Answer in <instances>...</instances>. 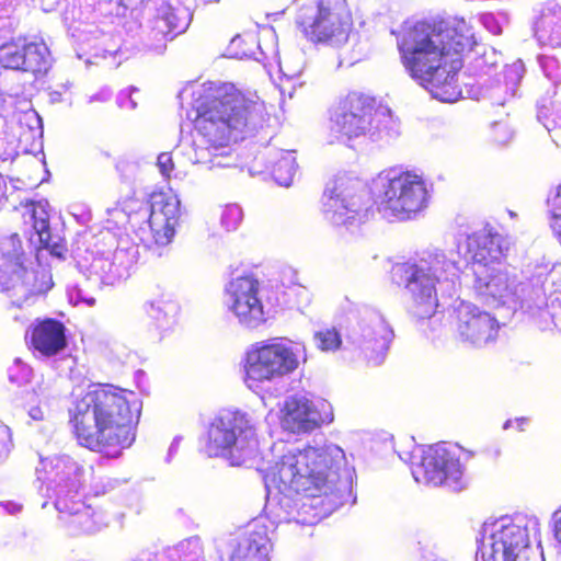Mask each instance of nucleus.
Segmentation results:
<instances>
[{"label": "nucleus", "mask_w": 561, "mask_h": 561, "mask_svg": "<svg viewBox=\"0 0 561 561\" xmlns=\"http://www.w3.org/2000/svg\"><path fill=\"white\" fill-rule=\"evenodd\" d=\"M550 213H557L558 216L561 215V183L557 188V194L552 199Z\"/></svg>", "instance_id": "nucleus-33"}, {"label": "nucleus", "mask_w": 561, "mask_h": 561, "mask_svg": "<svg viewBox=\"0 0 561 561\" xmlns=\"http://www.w3.org/2000/svg\"><path fill=\"white\" fill-rule=\"evenodd\" d=\"M260 283L253 276H239L225 289L228 307L245 327L254 328L264 321V308L259 297Z\"/></svg>", "instance_id": "nucleus-17"}, {"label": "nucleus", "mask_w": 561, "mask_h": 561, "mask_svg": "<svg viewBox=\"0 0 561 561\" xmlns=\"http://www.w3.org/2000/svg\"><path fill=\"white\" fill-rule=\"evenodd\" d=\"M298 367L291 346L275 337L252 345L244 357V382L249 388L283 377Z\"/></svg>", "instance_id": "nucleus-10"}, {"label": "nucleus", "mask_w": 561, "mask_h": 561, "mask_svg": "<svg viewBox=\"0 0 561 561\" xmlns=\"http://www.w3.org/2000/svg\"><path fill=\"white\" fill-rule=\"evenodd\" d=\"M473 34L465 20L419 21L397 42L400 61L409 76L434 98L455 102L461 94L457 75L461 54L473 46Z\"/></svg>", "instance_id": "nucleus-1"}, {"label": "nucleus", "mask_w": 561, "mask_h": 561, "mask_svg": "<svg viewBox=\"0 0 561 561\" xmlns=\"http://www.w3.org/2000/svg\"><path fill=\"white\" fill-rule=\"evenodd\" d=\"M393 337L392 330L385 323H377L363 335L360 352L365 359L374 365L380 364Z\"/></svg>", "instance_id": "nucleus-22"}, {"label": "nucleus", "mask_w": 561, "mask_h": 561, "mask_svg": "<svg viewBox=\"0 0 561 561\" xmlns=\"http://www.w3.org/2000/svg\"><path fill=\"white\" fill-rule=\"evenodd\" d=\"M150 211L142 199L127 197L123 209L128 216L129 226L135 229L139 224L147 222L152 239L158 245L169 244L179 225L181 211L180 201L171 192H152L149 197Z\"/></svg>", "instance_id": "nucleus-8"}, {"label": "nucleus", "mask_w": 561, "mask_h": 561, "mask_svg": "<svg viewBox=\"0 0 561 561\" xmlns=\"http://www.w3.org/2000/svg\"><path fill=\"white\" fill-rule=\"evenodd\" d=\"M391 115V108L381 98L365 90H350L339 98L333 123L342 135L357 138L379 131Z\"/></svg>", "instance_id": "nucleus-7"}, {"label": "nucleus", "mask_w": 561, "mask_h": 561, "mask_svg": "<svg viewBox=\"0 0 561 561\" xmlns=\"http://www.w3.org/2000/svg\"><path fill=\"white\" fill-rule=\"evenodd\" d=\"M553 535L561 546V506L553 513Z\"/></svg>", "instance_id": "nucleus-32"}, {"label": "nucleus", "mask_w": 561, "mask_h": 561, "mask_svg": "<svg viewBox=\"0 0 561 561\" xmlns=\"http://www.w3.org/2000/svg\"><path fill=\"white\" fill-rule=\"evenodd\" d=\"M35 229L38 236L39 248L49 250L51 254L60 255V253L56 251L57 245L51 244V234L48 221L42 220L38 225L35 224Z\"/></svg>", "instance_id": "nucleus-28"}, {"label": "nucleus", "mask_w": 561, "mask_h": 561, "mask_svg": "<svg viewBox=\"0 0 561 561\" xmlns=\"http://www.w3.org/2000/svg\"><path fill=\"white\" fill-rule=\"evenodd\" d=\"M541 118L548 130L561 128V108H545L541 111Z\"/></svg>", "instance_id": "nucleus-29"}, {"label": "nucleus", "mask_w": 561, "mask_h": 561, "mask_svg": "<svg viewBox=\"0 0 561 561\" xmlns=\"http://www.w3.org/2000/svg\"><path fill=\"white\" fill-rule=\"evenodd\" d=\"M242 220V210L237 205H227L221 210L220 221L227 230L236 229Z\"/></svg>", "instance_id": "nucleus-27"}, {"label": "nucleus", "mask_w": 561, "mask_h": 561, "mask_svg": "<svg viewBox=\"0 0 561 561\" xmlns=\"http://www.w3.org/2000/svg\"><path fill=\"white\" fill-rule=\"evenodd\" d=\"M151 316L159 318V313L163 316H175L179 312V304L172 299L170 294H161L158 298L150 302Z\"/></svg>", "instance_id": "nucleus-25"}, {"label": "nucleus", "mask_w": 561, "mask_h": 561, "mask_svg": "<svg viewBox=\"0 0 561 561\" xmlns=\"http://www.w3.org/2000/svg\"><path fill=\"white\" fill-rule=\"evenodd\" d=\"M528 545L526 527L514 523L503 525L492 534L489 550L478 561H537L527 556Z\"/></svg>", "instance_id": "nucleus-19"}, {"label": "nucleus", "mask_w": 561, "mask_h": 561, "mask_svg": "<svg viewBox=\"0 0 561 561\" xmlns=\"http://www.w3.org/2000/svg\"><path fill=\"white\" fill-rule=\"evenodd\" d=\"M266 477L282 493L313 499L332 492L336 471L330 454L308 447L283 455Z\"/></svg>", "instance_id": "nucleus-4"}, {"label": "nucleus", "mask_w": 561, "mask_h": 561, "mask_svg": "<svg viewBox=\"0 0 561 561\" xmlns=\"http://www.w3.org/2000/svg\"><path fill=\"white\" fill-rule=\"evenodd\" d=\"M69 468L73 469L75 472H82V469L75 462V461H68Z\"/></svg>", "instance_id": "nucleus-36"}, {"label": "nucleus", "mask_w": 561, "mask_h": 561, "mask_svg": "<svg viewBox=\"0 0 561 561\" xmlns=\"http://www.w3.org/2000/svg\"><path fill=\"white\" fill-rule=\"evenodd\" d=\"M53 66L51 53L42 37L19 35L0 45V68L42 78Z\"/></svg>", "instance_id": "nucleus-14"}, {"label": "nucleus", "mask_w": 561, "mask_h": 561, "mask_svg": "<svg viewBox=\"0 0 561 561\" xmlns=\"http://www.w3.org/2000/svg\"><path fill=\"white\" fill-rule=\"evenodd\" d=\"M141 409L134 391L99 383L69 409L70 432L80 447L105 458H118L136 439Z\"/></svg>", "instance_id": "nucleus-2"}, {"label": "nucleus", "mask_w": 561, "mask_h": 561, "mask_svg": "<svg viewBox=\"0 0 561 561\" xmlns=\"http://www.w3.org/2000/svg\"><path fill=\"white\" fill-rule=\"evenodd\" d=\"M455 329L463 341L482 345L497 339L501 323L472 302L461 301L455 309Z\"/></svg>", "instance_id": "nucleus-18"}, {"label": "nucleus", "mask_w": 561, "mask_h": 561, "mask_svg": "<svg viewBox=\"0 0 561 561\" xmlns=\"http://www.w3.org/2000/svg\"><path fill=\"white\" fill-rule=\"evenodd\" d=\"M53 285H54V284H53L51 277H50V276H48V277H47V282H46V287H45L43 290H41V293H46V291H48V290L53 287Z\"/></svg>", "instance_id": "nucleus-35"}, {"label": "nucleus", "mask_w": 561, "mask_h": 561, "mask_svg": "<svg viewBox=\"0 0 561 561\" xmlns=\"http://www.w3.org/2000/svg\"><path fill=\"white\" fill-rule=\"evenodd\" d=\"M157 165L161 172V174L169 179L171 176V172L174 170V162L171 153L161 152L157 159Z\"/></svg>", "instance_id": "nucleus-30"}, {"label": "nucleus", "mask_w": 561, "mask_h": 561, "mask_svg": "<svg viewBox=\"0 0 561 561\" xmlns=\"http://www.w3.org/2000/svg\"><path fill=\"white\" fill-rule=\"evenodd\" d=\"M239 41H240L239 38H234L232 43L237 44Z\"/></svg>", "instance_id": "nucleus-37"}, {"label": "nucleus", "mask_w": 561, "mask_h": 561, "mask_svg": "<svg viewBox=\"0 0 561 561\" xmlns=\"http://www.w3.org/2000/svg\"><path fill=\"white\" fill-rule=\"evenodd\" d=\"M359 191V180L347 174L332 179L322 194V209L327 221L340 236L359 229L362 220L353 203Z\"/></svg>", "instance_id": "nucleus-13"}, {"label": "nucleus", "mask_w": 561, "mask_h": 561, "mask_svg": "<svg viewBox=\"0 0 561 561\" xmlns=\"http://www.w3.org/2000/svg\"><path fill=\"white\" fill-rule=\"evenodd\" d=\"M10 442V428L7 425L0 423V455L8 449Z\"/></svg>", "instance_id": "nucleus-31"}, {"label": "nucleus", "mask_w": 561, "mask_h": 561, "mask_svg": "<svg viewBox=\"0 0 561 561\" xmlns=\"http://www.w3.org/2000/svg\"><path fill=\"white\" fill-rule=\"evenodd\" d=\"M194 130L209 148L219 149L244 140L268 121L266 104L233 83H210L195 98Z\"/></svg>", "instance_id": "nucleus-3"}, {"label": "nucleus", "mask_w": 561, "mask_h": 561, "mask_svg": "<svg viewBox=\"0 0 561 561\" xmlns=\"http://www.w3.org/2000/svg\"><path fill=\"white\" fill-rule=\"evenodd\" d=\"M185 30V23L176 15L169 4H162L152 22V33L156 38L171 41Z\"/></svg>", "instance_id": "nucleus-24"}, {"label": "nucleus", "mask_w": 561, "mask_h": 561, "mask_svg": "<svg viewBox=\"0 0 561 561\" xmlns=\"http://www.w3.org/2000/svg\"><path fill=\"white\" fill-rule=\"evenodd\" d=\"M297 25L308 41L339 47L348 41L353 15L346 0H317L314 13H301Z\"/></svg>", "instance_id": "nucleus-9"}, {"label": "nucleus", "mask_w": 561, "mask_h": 561, "mask_svg": "<svg viewBox=\"0 0 561 561\" xmlns=\"http://www.w3.org/2000/svg\"><path fill=\"white\" fill-rule=\"evenodd\" d=\"M506 250L504 239L497 233L479 231L467 238L473 286L480 295L499 301L512 293L508 275L502 268Z\"/></svg>", "instance_id": "nucleus-5"}, {"label": "nucleus", "mask_w": 561, "mask_h": 561, "mask_svg": "<svg viewBox=\"0 0 561 561\" xmlns=\"http://www.w3.org/2000/svg\"><path fill=\"white\" fill-rule=\"evenodd\" d=\"M332 420L333 410L328 401L304 397L288 398L279 415L282 427L293 434L310 433Z\"/></svg>", "instance_id": "nucleus-16"}, {"label": "nucleus", "mask_w": 561, "mask_h": 561, "mask_svg": "<svg viewBox=\"0 0 561 561\" xmlns=\"http://www.w3.org/2000/svg\"><path fill=\"white\" fill-rule=\"evenodd\" d=\"M271 540L265 526H255L238 540L229 561H271Z\"/></svg>", "instance_id": "nucleus-21"}, {"label": "nucleus", "mask_w": 561, "mask_h": 561, "mask_svg": "<svg viewBox=\"0 0 561 561\" xmlns=\"http://www.w3.org/2000/svg\"><path fill=\"white\" fill-rule=\"evenodd\" d=\"M253 428L241 413L216 417L203 437V450L208 457H224L239 463L250 446Z\"/></svg>", "instance_id": "nucleus-12"}, {"label": "nucleus", "mask_w": 561, "mask_h": 561, "mask_svg": "<svg viewBox=\"0 0 561 561\" xmlns=\"http://www.w3.org/2000/svg\"><path fill=\"white\" fill-rule=\"evenodd\" d=\"M428 201L423 178L411 171L389 175L379 196L378 209L400 220H407L422 211Z\"/></svg>", "instance_id": "nucleus-11"}, {"label": "nucleus", "mask_w": 561, "mask_h": 561, "mask_svg": "<svg viewBox=\"0 0 561 561\" xmlns=\"http://www.w3.org/2000/svg\"><path fill=\"white\" fill-rule=\"evenodd\" d=\"M550 216H551L550 227L558 234V237L561 241V215L558 216L557 213H550Z\"/></svg>", "instance_id": "nucleus-34"}, {"label": "nucleus", "mask_w": 561, "mask_h": 561, "mask_svg": "<svg viewBox=\"0 0 561 561\" xmlns=\"http://www.w3.org/2000/svg\"><path fill=\"white\" fill-rule=\"evenodd\" d=\"M25 344L33 353L53 357L68 346L67 328L55 318H38L25 331Z\"/></svg>", "instance_id": "nucleus-20"}, {"label": "nucleus", "mask_w": 561, "mask_h": 561, "mask_svg": "<svg viewBox=\"0 0 561 561\" xmlns=\"http://www.w3.org/2000/svg\"><path fill=\"white\" fill-rule=\"evenodd\" d=\"M461 476L462 467L457 449L445 444L430 446L414 471L417 482L433 486L456 485Z\"/></svg>", "instance_id": "nucleus-15"}, {"label": "nucleus", "mask_w": 561, "mask_h": 561, "mask_svg": "<svg viewBox=\"0 0 561 561\" xmlns=\"http://www.w3.org/2000/svg\"><path fill=\"white\" fill-rule=\"evenodd\" d=\"M447 262L432 255L420 263L400 262L391 268V279L410 293V312L417 320L432 318L438 308L436 285L442 278Z\"/></svg>", "instance_id": "nucleus-6"}, {"label": "nucleus", "mask_w": 561, "mask_h": 561, "mask_svg": "<svg viewBox=\"0 0 561 561\" xmlns=\"http://www.w3.org/2000/svg\"><path fill=\"white\" fill-rule=\"evenodd\" d=\"M314 340L322 351H335L342 343L341 335L335 328H325L316 332Z\"/></svg>", "instance_id": "nucleus-26"}, {"label": "nucleus", "mask_w": 561, "mask_h": 561, "mask_svg": "<svg viewBox=\"0 0 561 561\" xmlns=\"http://www.w3.org/2000/svg\"><path fill=\"white\" fill-rule=\"evenodd\" d=\"M56 508L61 518L70 525L79 528H90L93 524L92 510L80 500H73L68 495L58 496L56 500Z\"/></svg>", "instance_id": "nucleus-23"}]
</instances>
